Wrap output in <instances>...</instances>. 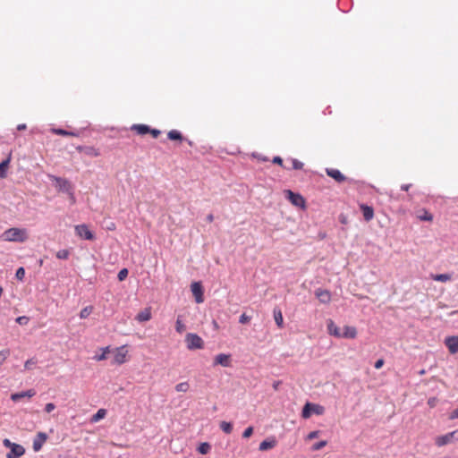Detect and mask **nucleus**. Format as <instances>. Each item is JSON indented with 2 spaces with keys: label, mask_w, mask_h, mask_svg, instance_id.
Wrapping results in <instances>:
<instances>
[{
  "label": "nucleus",
  "mask_w": 458,
  "mask_h": 458,
  "mask_svg": "<svg viewBox=\"0 0 458 458\" xmlns=\"http://www.w3.org/2000/svg\"><path fill=\"white\" fill-rule=\"evenodd\" d=\"M434 442L437 447L458 442V429L436 437Z\"/></svg>",
  "instance_id": "20e7f679"
},
{
  "label": "nucleus",
  "mask_w": 458,
  "mask_h": 458,
  "mask_svg": "<svg viewBox=\"0 0 458 458\" xmlns=\"http://www.w3.org/2000/svg\"><path fill=\"white\" fill-rule=\"evenodd\" d=\"M55 404L52 403H49L46 404L45 411L47 412H51L52 411L55 410Z\"/></svg>",
  "instance_id": "de8ad7c7"
},
{
  "label": "nucleus",
  "mask_w": 458,
  "mask_h": 458,
  "mask_svg": "<svg viewBox=\"0 0 458 458\" xmlns=\"http://www.w3.org/2000/svg\"><path fill=\"white\" fill-rule=\"evenodd\" d=\"M401 188H402V190H403V191H408V190H409V188H410V184H404V185H402V187H401Z\"/></svg>",
  "instance_id": "5fc2aeb1"
},
{
  "label": "nucleus",
  "mask_w": 458,
  "mask_h": 458,
  "mask_svg": "<svg viewBox=\"0 0 458 458\" xmlns=\"http://www.w3.org/2000/svg\"><path fill=\"white\" fill-rule=\"evenodd\" d=\"M360 209L362 210L363 216L366 221H369L374 216V210L371 207H369L367 205H360Z\"/></svg>",
  "instance_id": "a211bd4d"
},
{
  "label": "nucleus",
  "mask_w": 458,
  "mask_h": 458,
  "mask_svg": "<svg viewBox=\"0 0 458 458\" xmlns=\"http://www.w3.org/2000/svg\"><path fill=\"white\" fill-rule=\"evenodd\" d=\"M3 445L5 447L10 448V452L6 454V458H20L25 454V448L22 445L13 443L8 438L3 440Z\"/></svg>",
  "instance_id": "39448f33"
},
{
  "label": "nucleus",
  "mask_w": 458,
  "mask_h": 458,
  "mask_svg": "<svg viewBox=\"0 0 458 458\" xmlns=\"http://www.w3.org/2000/svg\"><path fill=\"white\" fill-rule=\"evenodd\" d=\"M327 445V442L326 440H321L316 444H314L311 447L312 451H318L325 447Z\"/></svg>",
  "instance_id": "72a5a7b5"
},
{
  "label": "nucleus",
  "mask_w": 458,
  "mask_h": 458,
  "mask_svg": "<svg viewBox=\"0 0 458 458\" xmlns=\"http://www.w3.org/2000/svg\"><path fill=\"white\" fill-rule=\"evenodd\" d=\"M250 318L245 313L242 314L239 318V322L241 324H247L250 322Z\"/></svg>",
  "instance_id": "79ce46f5"
},
{
  "label": "nucleus",
  "mask_w": 458,
  "mask_h": 458,
  "mask_svg": "<svg viewBox=\"0 0 458 458\" xmlns=\"http://www.w3.org/2000/svg\"><path fill=\"white\" fill-rule=\"evenodd\" d=\"M113 445H115V446H118V447H123L122 445H118V444H113Z\"/></svg>",
  "instance_id": "bf43d9fd"
},
{
  "label": "nucleus",
  "mask_w": 458,
  "mask_h": 458,
  "mask_svg": "<svg viewBox=\"0 0 458 458\" xmlns=\"http://www.w3.org/2000/svg\"><path fill=\"white\" fill-rule=\"evenodd\" d=\"M253 434V428L252 427H248L242 433V437L244 438H248L250 437L251 435Z\"/></svg>",
  "instance_id": "c03bdc74"
},
{
  "label": "nucleus",
  "mask_w": 458,
  "mask_h": 458,
  "mask_svg": "<svg viewBox=\"0 0 458 458\" xmlns=\"http://www.w3.org/2000/svg\"><path fill=\"white\" fill-rule=\"evenodd\" d=\"M85 153L87 155L92 156V157H98L99 156V151L98 149H96L95 148H86Z\"/></svg>",
  "instance_id": "58836bf2"
},
{
  "label": "nucleus",
  "mask_w": 458,
  "mask_h": 458,
  "mask_svg": "<svg viewBox=\"0 0 458 458\" xmlns=\"http://www.w3.org/2000/svg\"><path fill=\"white\" fill-rule=\"evenodd\" d=\"M185 343L189 350H199L204 347L202 338L194 333H188L186 335Z\"/></svg>",
  "instance_id": "6e6552de"
},
{
  "label": "nucleus",
  "mask_w": 458,
  "mask_h": 458,
  "mask_svg": "<svg viewBox=\"0 0 458 458\" xmlns=\"http://www.w3.org/2000/svg\"><path fill=\"white\" fill-rule=\"evenodd\" d=\"M278 385H279V382H276V383H275V384H274V388H275L276 390H277V388H278Z\"/></svg>",
  "instance_id": "4d7b16f0"
},
{
  "label": "nucleus",
  "mask_w": 458,
  "mask_h": 458,
  "mask_svg": "<svg viewBox=\"0 0 458 458\" xmlns=\"http://www.w3.org/2000/svg\"><path fill=\"white\" fill-rule=\"evenodd\" d=\"M417 217L421 221H428V222L432 221V219H433L432 215L425 209L420 211Z\"/></svg>",
  "instance_id": "393cba45"
},
{
  "label": "nucleus",
  "mask_w": 458,
  "mask_h": 458,
  "mask_svg": "<svg viewBox=\"0 0 458 458\" xmlns=\"http://www.w3.org/2000/svg\"><path fill=\"white\" fill-rule=\"evenodd\" d=\"M438 403V399L437 397H431L428 400V404L430 408H434Z\"/></svg>",
  "instance_id": "a18cd8bd"
},
{
  "label": "nucleus",
  "mask_w": 458,
  "mask_h": 458,
  "mask_svg": "<svg viewBox=\"0 0 458 458\" xmlns=\"http://www.w3.org/2000/svg\"><path fill=\"white\" fill-rule=\"evenodd\" d=\"M189 384L187 382H182L176 385L175 389L178 392H187L189 390Z\"/></svg>",
  "instance_id": "2f4dec72"
},
{
  "label": "nucleus",
  "mask_w": 458,
  "mask_h": 458,
  "mask_svg": "<svg viewBox=\"0 0 458 458\" xmlns=\"http://www.w3.org/2000/svg\"><path fill=\"white\" fill-rule=\"evenodd\" d=\"M458 419V408L453 411L449 415V420H455Z\"/></svg>",
  "instance_id": "8fccbe9b"
},
{
  "label": "nucleus",
  "mask_w": 458,
  "mask_h": 458,
  "mask_svg": "<svg viewBox=\"0 0 458 458\" xmlns=\"http://www.w3.org/2000/svg\"><path fill=\"white\" fill-rule=\"evenodd\" d=\"M445 344L451 353L458 352V336H449L445 340Z\"/></svg>",
  "instance_id": "2eb2a0df"
},
{
  "label": "nucleus",
  "mask_w": 458,
  "mask_h": 458,
  "mask_svg": "<svg viewBox=\"0 0 458 458\" xmlns=\"http://www.w3.org/2000/svg\"><path fill=\"white\" fill-rule=\"evenodd\" d=\"M55 132L60 135H68V132L64 130H55Z\"/></svg>",
  "instance_id": "864d4df0"
},
{
  "label": "nucleus",
  "mask_w": 458,
  "mask_h": 458,
  "mask_svg": "<svg viewBox=\"0 0 458 458\" xmlns=\"http://www.w3.org/2000/svg\"><path fill=\"white\" fill-rule=\"evenodd\" d=\"M26 128V125L25 124H19L17 129L21 131V130H24Z\"/></svg>",
  "instance_id": "6e6d98bb"
},
{
  "label": "nucleus",
  "mask_w": 458,
  "mask_h": 458,
  "mask_svg": "<svg viewBox=\"0 0 458 458\" xmlns=\"http://www.w3.org/2000/svg\"><path fill=\"white\" fill-rule=\"evenodd\" d=\"M148 132H150L153 135V137H155V138H157L160 133V131L157 130H149Z\"/></svg>",
  "instance_id": "603ef678"
},
{
  "label": "nucleus",
  "mask_w": 458,
  "mask_h": 458,
  "mask_svg": "<svg viewBox=\"0 0 458 458\" xmlns=\"http://www.w3.org/2000/svg\"><path fill=\"white\" fill-rule=\"evenodd\" d=\"M327 330L328 335L336 338L355 339L358 335L355 327L345 325L340 327L332 319L327 320Z\"/></svg>",
  "instance_id": "f257e3e1"
},
{
  "label": "nucleus",
  "mask_w": 458,
  "mask_h": 458,
  "mask_svg": "<svg viewBox=\"0 0 458 458\" xmlns=\"http://www.w3.org/2000/svg\"><path fill=\"white\" fill-rule=\"evenodd\" d=\"M110 347L111 346H106L97 350L94 353L93 359L97 361L110 360Z\"/></svg>",
  "instance_id": "4468645a"
},
{
  "label": "nucleus",
  "mask_w": 458,
  "mask_h": 458,
  "mask_svg": "<svg viewBox=\"0 0 458 458\" xmlns=\"http://www.w3.org/2000/svg\"><path fill=\"white\" fill-rule=\"evenodd\" d=\"M211 449V445L208 444V443H201L199 447H198V451L201 454H207L208 453H209Z\"/></svg>",
  "instance_id": "cd10ccee"
},
{
  "label": "nucleus",
  "mask_w": 458,
  "mask_h": 458,
  "mask_svg": "<svg viewBox=\"0 0 458 458\" xmlns=\"http://www.w3.org/2000/svg\"><path fill=\"white\" fill-rule=\"evenodd\" d=\"M434 280L439 281V282H446L450 280V276L447 274H440L434 276Z\"/></svg>",
  "instance_id": "e433bc0d"
},
{
  "label": "nucleus",
  "mask_w": 458,
  "mask_h": 458,
  "mask_svg": "<svg viewBox=\"0 0 458 458\" xmlns=\"http://www.w3.org/2000/svg\"><path fill=\"white\" fill-rule=\"evenodd\" d=\"M10 161H11V157H9L5 160H4L2 163H0V178L1 179L6 177Z\"/></svg>",
  "instance_id": "aec40b11"
},
{
  "label": "nucleus",
  "mask_w": 458,
  "mask_h": 458,
  "mask_svg": "<svg viewBox=\"0 0 458 458\" xmlns=\"http://www.w3.org/2000/svg\"><path fill=\"white\" fill-rule=\"evenodd\" d=\"M315 295L321 303L327 304L331 301V293L327 290L317 289Z\"/></svg>",
  "instance_id": "dca6fc26"
},
{
  "label": "nucleus",
  "mask_w": 458,
  "mask_h": 458,
  "mask_svg": "<svg viewBox=\"0 0 458 458\" xmlns=\"http://www.w3.org/2000/svg\"><path fill=\"white\" fill-rule=\"evenodd\" d=\"M273 162L275 164L282 165L283 160H282V158L280 157H275L273 158Z\"/></svg>",
  "instance_id": "3c124183"
},
{
  "label": "nucleus",
  "mask_w": 458,
  "mask_h": 458,
  "mask_svg": "<svg viewBox=\"0 0 458 458\" xmlns=\"http://www.w3.org/2000/svg\"><path fill=\"white\" fill-rule=\"evenodd\" d=\"M0 238L4 242L23 243L29 240L30 234L26 228L11 227L4 230Z\"/></svg>",
  "instance_id": "f03ea898"
},
{
  "label": "nucleus",
  "mask_w": 458,
  "mask_h": 458,
  "mask_svg": "<svg viewBox=\"0 0 458 458\" xmlns=\"http://www.w3.org/2000/svg\"><path fill=\"white\" fill-rule=\"evenodd\" d=\"M215 365H221L224 368L232 367V355L225 353H219L214 358Z\"/></svg>",
  "instance_id": "f8f14e48"
},
{
  "label": "nucleus",
  "mask_w": 458,
  "mask_h": 458,
  "mask_svg": "<svg viewBox=\"0 0 458 458\" xmlns=\"http://www.w3.org/2000/svg\"><path fill=\"white\" fill-rule=\"evenodd\" d=\"M131 129L136 131L139 134H145L149 131V128L144 124H134Z\"/></svg>",
  "instance_id": "a878e982"
},
{
  "label": "nucleus",
  "mask_w": 458,
  "mask_h": 458,
  "mask_svg": "<svg viewBox=\"0 0 458 458\" xmlns=\"http://www.w3.org/2000/svg\"><path fill=\"white\" fill-rule=\"evenodd\" d=\"M34 394H35V392L33 390H29L27 392L13 394L12 396H11V399L13 401L16 402V401L20 400L22 397H25V396L31 397Z\"/></svg>",
  "instance_id": "4be33fe9"
},
{
  "label": "nucleus",
  "mask_w": 458,
  "mask_h": 458,
  "mask_svg": "<svg viewBox=\"0 0 458 458\" xmlns=\"http://www.w3.org/2000/svg\"><path fill=\"white\" fill-rule=\"evenodd\" d=\"M220 428L226 434H230L233 431V424L227 421L220 422Z\"/></svg>",
  "instance_id": "bb28decb"
},
{
  "label": "nucleus",
  "mask_w": 458,
  "mask_h": 458,
  "mask_svg": "<svg viewBox=\"0 0 458 458\" xmlns=\"http://www.w3.org/2000/svg\"><path fill=\"white\" fill-rule=\"evenodd\" d=\"M46 440L47 435L45 433L39 432L37 435V437L33 440V450L35 452H38L42 448V445L46 442Z\"/></svg>",
  "instance_id": "f3484780"
},
{
  "label": "nucleus",
  "mask_w": 458,
  "mask_h": 458,
  "mask_svg": "<svg viewBox=\"0 0 458 458\" xmlns=\"http://www.w3.org/2000/svg\"><path fill=\"white\" fill-rule=\"evenodd\" d=\"M383 364H384V360L379 359V360H377L376 361V363H375V365H374V368H375L376 369H380L382 368Z\"/></svg>",
  "instance_id": "09e8293b"
},
{
  "label": "nucleus",
  "mask_w": 458,
  "mask_h": 458,
  "mask_svg": "<svg viewBox=\"0 0 458 458\" xmlns=\"http://www.w3.org/2000/svg\"><path fill=\"white\" fill-rule=\"evenodd\" d=\"M36 364H37V361L35 360H29L28 361H26L25 363V369L27 370H33L36 369Z\"/></svg>",
  "instance_id": "4c0bfd02"
},
{
  "label": "nucleus",
  "mask_w": 458,
  "mask_h": 458,
  "mask_svg": "<svg viewBox=\"0 0 458 458\" xmlns=\"http://www.w3.org/2000/svg\"><path fill=\"white\" fill-rule=\"evenodd\" d=\"M273 313H274V318H275L276 325L279 327H282L284 325V318H283V314H282L281 310L279 309H275Z\"/></svg>",
  "instance_id": "b1692460"
},
{
  "label": "nucleus",
  "mask_w": 458,
  "mask_h": 458,
  "mask_svg": "<svg viewBox=\"0 0 458 458\" xmlns=\"http://www.w3.org/2000/svg\"><path fill=\"white\" fill-rule=\"evenodd\" d=\"M15 277L20 280V281H22L25 277V269L23 267H19L17 270H16V273H15Z\"/></svg>",
  "instance_id": "c9c22d12"
},
{
  "label": "nucleus",
  "mask_w": 458,
  "mask_h": 458,
  "mask_svg": "<svg viewBox=\"0 0 458 458\" xmlns=\"http://www.w3.org/2000/svg\"><path fill=\"white\" fill-rule=\"evenodd\" d=\"M175 328H176V331L178 333H182L185 331V325L184 323L182 322V320L181 319V318H177L176 319V323H175Z\"/></svg>",
  "instance_id": "7c9ffc66"
},
{
  "label": "nucleus",
  "mask_w": 458,
  "mask_h": 458,
  "mask_svg": "<svg viewBox=\"0 0 458 458\" xmlns=\"http://www.w3.org/2000/svg\"><path fill=\"white\" fill-rule=\"evenodd\" d=\"M129 360V349L127 345L110 347V362L112 364H123Z\"/></svg>",
  "instance_id": "7ed1b4c3"
},
{
  "label": "nucleus",
  "mask_w": 458,
  "mask_h": 458,
  "mask_svg": "<svg viewBox=\"0 0 458 458\" xmlns=\"http://www.w3.org/2000/svg\"><path fill=\"white\" fill-rule=\"evenodd\" d=\"M29 320V318L26 316H21L16 318V322L20 325H27Z\"/></svg>",
  "instance_id": "a19ab883"
},
{
  "label": "nucleus",
  "mask_w": 458,
  "mask_h": 458,
  "mask_svg": "<svg viewBox=\"0 0 458 458\" xmlns=\"http://www.w3.org/2000/svg\"><path fill=\"white\" fill-rule=\"evenodd\" d=\"M128 276V270L126 268H123L122 270L119 271L118 273V279L119 281H123Z\"/></svg>",
  "instance_id": "ea45409f"
},
{
  "label": "nucleus",
  "mask_w": 458,
  "mask_h": 458,
  "mask_svg": "<svg viewBox=\"0 0 458 458\" xmlns=\"http://www.w3.org/2000/svg\"><path fill=\"white\" fill-rule=\"evenodd\" d=\"M276 440L275 439H267V440H264L262 441L260 444H259V451H267V450H269V449H272L273 447L276 446Z\"/></svg>",
  "instance_id": "6ab92c4d"
},
{
  "label": "nucleus",
  "mask_w": 458,
  "mask_h": 458,
  "mask_svg": "<svg viewBox=\"0 0 458 458\" xmlns=\"http://www.w3.org/2000/svg\"><path fill=\"white\" fill-rule=\"evenodd\" d=\"M324 412L325 408L322 405L308 402L302 409L301 417L303 419H309L312 414L322 415Z\"/></svg>",
  "instance_id": "423d86ee"
},
{
  "label": "nucleus",
  "mask_w": 458,
  "mask_h": 458,
  "mask_svg": "<svg viewBox=\"0 0 458 458\" xmlns=\"http://www.w3.org/2000/svg\"><path fill=\"white\" fill-rule=\"evenodd\" d=\"M75 233L78 237L83 240L92 241L95 239L94 233L89 229V225L85 224L77 225L74 227Z\"/></svg>",
  "instance_id": "9d476101"
},
{
  "label": "nucleus",
  "mask_w": 458,
  "mask_h": 458,
  "mask_svg": "<svg viewBox=\"0 0 458 458\" xmlns=\"http://www.w3.org/2000/svg\"><path fill=\"white\" fill-rule=\"evenodd\" d=\"M191 291L197 303H202L204 301L203 287L200 282H193L191 284Z\"/></svg>",
  "instance_id": "9b49d317"
},
{
  "label": "nucleus",
  "mask_w": 458,
  "mask_h": 458,
  "mask_svg": "<svg viewBox=\"0 0 458 458\" xmlns=\"http://www.w3.org/2000/svg\"><path fill=\"white\" fill-rule=\"evenodd\" d=\"M318 436H319L318 430L311 431L307 435L306 440H312L314 438H317Z\"/></svg>",
  "instance_id": "37998d69"
},
{
  "label": "nucleus",
  "mask_w": 458,
  "mask_h": 458,
  "mask_svg": "<svg viewBox=\"0 0 458 458\" xmlns=\"http://www.w3.org/2000/svg\"><path fill=\"white\" fill-rule=\"evenodd\" d=\"M93 308L91 306H87L83 308L80 312V318L84 319L87 318L92 313Z\"/></svg>",
  "instance_id": "c85d7f7f"
},
{
  "label": "nucleus",
  "mask_w": 458,
  "mask_h": 458,
  "mask_svg": "<svg viewBox=\"0 0 458 458\" xmlns=\"http://www.w3.org/2000/svg\"><path fill=\"white\" fill-rule=\"evenodd\" d=\"M292 163H293V167L294 169H301L303 166V164L297 159H293Z\"/></svg>",
  "instance_id": "49530a36"
},
{
  "label": "nucleus",
  "mask_w": 458,
  "mask_h": 458,
  "mask_svg": "<svg viewBox=\"0 0 458 458\" xmlns=\"http://www.w3.org/2000/svg\"><path fill=\"white\" fill-rule=\"evenodd\" d=\"M168 138L173 140H181L182 135L178 131L173 130L168 132Z\"/></svg>",
  "instance_id": "473e14b6"
},
{
  "label": "nucleus",
  "mask_w": 458,
  "mask_h": 458,
  "mask_svg": "<svg viewBox=\"0 0 458 458\" xmlns=\"http://www.w3.org/2000/svg\"><path fill=\"white\" fill-rule=\"evenodd\" d=\"M284 195L294 207L301 209L306 208V200L300 193H295L291 190H284Z\"/></svg>",
  "instance_id": "0eeeda50"
},
{
  "label": "nucleus",
  "mask_w": 458,
  "mask_h": 458,
  "mask_svg": "<svg viewBox=\"0 0 458 458\" xmlns=\"http://www.w3.org/2000/svg\"><path fill=\"white\" fill-rule=\"evenodd\" d=\"M69 250L65 249L59 250L55 254L56 258L59 259H67L69 258Z\"/></svg>",
  "instance_id": "c756f323"
},
{
  "label": "nucleus",
  "mask_w": 458,
  "mask_h": 458,
  "mask_svg": "<svg viewBox=\"0 0 458 458\" xmlns=\"http://www.w3.org/2000/svg\"><path fill=\"white\" fill-rule=\"evenodd\" d=\"M208 220L211 222V221L213 220V216H212V215H209V216H208Z\"/></svg>",
  "instance_id": "13d9d810"
},
{
  "label": "nucleus",
  "mask_w": 458,
  "mask_h": 458,
  "mask_svg": "<svg viewBox=\"0 0 458 458\" xmlns=\"http://www.w3.org/2000/svg\"><path fill=\"white\" fill-rule=\"evenodd\" d=\"M327 173L330 177L334 178L335 180H336L338 182H342L344 180V176L342 174V173L339 170L327 169Z\"/></svg>",
  "instance_id": "412c9836"
},
{
  "label": "nucleus",
  "mask_w": 458,
  "mask_h": 458,
  "mask_svg": "<svg viewBox=\"0 0 458 458\" xmlns=\"http://www.w3.org/2000/svg\"><path fill=\"white\" fill-rule=\"evenodd\" d=\"M50 181L53 182L54 186L59 191H62V192H66V193H70L71 191H72V186L70 184V182L64 179V178H61V177H57V176H55V175H48Z\"/></svg>",
  "instance_id": "1a4fd4ad"
},
{
  "label": "nucleus",
  "mask_w": 458,
  "mask_h": 458,
  "mask_svg": "<svg viewBox=\"0 0 458 458\" xmlns=\"http://www.w3.org/2000/svg\"><path fill=\"white\" fill-rule=\"evenodd\" d=\"M10 355V351L5 349L0 352V366L6 360Z\"/></svg>",
  "instance_id": "f704fd0d"
},
{
  "label": "nucleus",
  "mask_w": 458,
  "mask_h": 458,
  "mask_svg": "<svg viewBox=\"0 0 458 458\" xmlns=\"http://www.w3.org/2000/svg\"><path fill=\"white\" fill-rule=\"evenodd\" d=\"M152 318V310L151 307H146L140 310L138 314L135 316V320L138 323H145L149 321Z\"/></svg>",
  "instance_id": "ddd939ff"
},
{
  "label": "nucleus",
  "mask_w": 458,
  "mask_h": 458,
  "mask_svg": "<svg viewBox=\"0 0 458 458\" xmlns=\"http://www.w3.org/2000/svg\"><path fill=\"white\" fill-rule=\"evenodd\" d=\"M106 415V409H99L96 414H94L91 419L90 422L96 423L99 421L100 420L104 419Z\"/></svg>",
  "instance_id": "5701e85b"
}]
</instances>
